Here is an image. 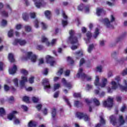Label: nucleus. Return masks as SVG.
<instances>
[{"instance_id": "obj_10", "label": "nucleus", "mask_w": 127, "mask_h": 127, "mask_svg": "<svg viewBox=\"0 0 127 127\" xmlns=\"http://www.w3.org/2000/svg\"><path fill=\"white\" fill-rule=\"evenodd\" d=\"M38 57L36 56V55L33 54V53L29 52L27 53L25 60H28V59H30L32 62L35 63L37 60Z\"/></svg>"}, {"instance_id": "obj_12", "label": "nucleus", "mask_w": 127, "mask_h": 127, "mask_svg": "<svg viewBox=\"0 0 127 127\" xmlns=\"http://www.w3.org/2000/svg\"><path fill=\"white\" fill-rule=\"evenodd\" d=\"M26 43L27 42L26 40L22 39H15L12 43L13 45H17V44H19L20 46H24L26 45Z\"/></svg>"}, {"instance_id": "obj_4", "label": "nucleus", "mask_w": 127, "mask_h": 127, "mask_svg": "<svg viewBox=\"0 0 127 127\" xmlns=\"http://www.w3.org/2000/svg\"><path fill=\"white\" fill-rule=\"evenodd\" d=\"M115 19L116 18H115V16L113 15H111L110 16V20L107 18L101 20L100 21L103 23L104 25L106 26V27H107V28H113V25H112L111 22L115 21Z\"/></svg>"}, {"instance_id": "obj_38", "label": "nucleus", "mask_w": 127, "mask_h": 127, "mask_svg": "<svg viewBox=\"0 0 127 127\" xmlns=\"http://www.w3.org/2000/svg\"><path fill=\"white\" fill-rule=\"evenodd\" d=\"M86 63V61L84 59H81L79 61V67H81V66H83L84 64Z\"/></svg>"}, {"instance_id": "obj_50", "label": "nucleus", "mask_w": 127, "mask_h": 127, "mask_svg": "<svg viewBox=\"0 0 127 127\" xmlns=\"http://www.w3.org/2000/svg\"><path fill=\"white\" fill-rule=\"evenodd\" d=\"M23 100L24 102H25V103H29V97L27 96H25L23 98Z\"/></svg>"}, {"instance_id": "obj_54", "label": "nucleus", "mask_w": 127, "mask_h": 127, "mask_svg": "<svg viewBox=\"0 0 127 127\" xmlns=\"http://www.w3.org/2000/svg\"><path fill=\"white\" fill-rule=\"evenodd\" d=\"M44 63V60L43 58H40L39 59V65H41Z\"/></svg>"}, {"instance_id": "obj_36", "label": "nucleus", "mask_w": 127, "mask_h": 127, "mask_svg": "<svg viewBox=\"0 0 127 127\" xmlns=\"http://www.w3.org/2000/svg\"><path fill=\"white\" fill-rule=\"evenodd\" d=\"M67 61L68 62L69 64H70V65H72V64H74V61H73V59H72L71 57H67Z\"/></svg>"}, {"instance_id": "obj_32", "label": "nucleus", "mask_w": 127, "mask_h": 127, "mask_svg": "<svg viewBox=\"0 0 127 127\" xmlns=\"http://www.w3.org/2000/svg\"><path fill=\"white\" fill-rule=\"evenodd\" d=\"M21 73H22V75H24L25 77H26V76L28 75V71L25 69H22L21 70Z\"/></svg>"}, {"instance_id": "obj_43", "label": "nucleus", "mask_w": 127, "mask_h": 127, "mask_svg": "<svg viewBox=\"0 0 127 127\" xmlns=\"http://www.w3.org/2000/svg\"><path fill=\"white\" fill-rule=\"evenodd\" d=\"M63 74V68H60L58 70V73H57V76H61Z\"/></svg>"}, {"instance_id": "obj_34", "label": "nucleus", "mask_w": 127, "mask_h": 127, "mask_svg": "<svg viewBox=\"0 0 127 127\" xmlns=\"http://www.w3.org/2000/svg\"><path fill=\"white\" fill-rule=\"evenodd\" d=\"M60 88V84L56 83L54 85L53 90L54 91H56V90H58Z\"/></svg>"}, {"instance_id": "obj_61", "label": "nucleus", "mask_w": 127, "mask_h": 127, "mask_svg": "<svg viewBox=\"0 0 127 127\" xmlns=\"http://www.w3.org/2000/svg\"><path fill=\"white\" fill-rule=\"evenodd\" d=\"M21 108L25 111H27V110H28V108L25 105H21Z\"/></svg>"}, {"instance_id": "obj_62", "label": "nucleus", "mask_w": 127, "mask_h": 127, "mask_svg": "<svg viewBox=\"0 0 127 127\" xmlns=\"http://www.w3.org/2000/svg\"><path fill=\"white\" fill-rule=\"evenodd\" d=\"M64 74L65 76H69V75H70V70H66L65 71H64Z\"/></svg>"}, {"instance_id": "obj_39", "label": "nucleus", "mask_w": 127, "mask_h": 127, "mask_svg": "<svg viewBox=\"0 0 127 127\" xmlns=\"http://www.w3.org/2000/svg\"><path fill=\"white\" fill-rule=\"evenodd\" d=\"M39 98L36 97H33L32 98V101L33 103H38L39 102Z\"/></svg>"}, {"instance_id": "obj_33", "label": "nucleus", "mask_w": 127, "mask_h": 127, "mask_svg": "<svg viewBox=\"0 0 127 127\" xmlns=\"http://www.w3.org/2000/svg\"><path fill=\"white\" fill-rule=\"evenodd\" d=\"M100 32H99V29L96 28L94 32V34L93 35L94 38H97L98 37V35H99Z\"/></svg>"}, {"instance_id": "obj_19", "label": "nucleus", "mask_w": 127, "mask_h": 127, "mask_svg": "<svg viewBox=\"0 0 127 127\" xmlns=\"http://www.w3.org/2000/svg\"><path fill=\"white\" fill-rule=\"evenodd\" d=\"M63 14V16L64 17V19L65 20H63L62 21V24L63 25V26H66V25H67V24H68V22L67 21V15H66V14H65V12H63L62 13Z\"/></svg>"}, {"instance_id": "obj_1", "label": "nucleus", "mask_w": 127, "mask_h": 127, "mask_svg": "<svg viewBox=\"0 0 127 127\" xmlns=\"http://www.w3.org/2000/svg\"><path fill=\"white\" fill-rule=\"evenodd\" d=\"M69 34L70 36L68 39V41L70 44H72V46L71 47V49H72V50H75V49H77L78 46H79L78 39H77V37L75 36V32L74 30H69Z\"/></svg>"}, {"instance_id": "obj_7", "label": "nucleus", "mask_w": 127, "mask_h": 127, "mask_svg": "<svg viewBox=\"0 0 127 127\" xmlns=\"http://www.w3.org/2000/svg\"><path fill=\"white\" fill-rule=\"evenodd\" d=\"M85 102L89 107V112H92V106L93 105V103H94L96 106H99L100 101L97 98H93L91 100H89V99H85Z\"/></svg>"}, {"instance_id": "obj_45", "label": "nucleus", "mask_w": 127, "mask_h": 127, "mask_svg": "<svg viewBox=\"0 0 127 127\" xmlns=\"http://www.w3.org/2000/svg\"><path fill=\"white\" fill-rule=\"evenodd\" d=\"M77 9L78 10H80V11L83 10V9H84V4H80V5H79L77 7Z\"/></svg>"}, {"instance_id": "obj_35", "label": "nucleus", "mask_w": 127, "mask_h": 127, "mask_svg": "<svg viewBox=\"0 0 127 127\" xmlns=\"http://www.w3.org/2000/svg\"><path fill=\"white\" fill-rule=\"evenodd\" d=\"M5 115V111L4 110V109L2 108H0V116L1 117H2Z\"/></svg>"}, {"instance_id": "obj_53", "label": "nucleus", "mask_w": 127, "mask_h": 127, "mask_svg": "<svg viewBox=\"0 0 127 127\" xmlns=\"http://www.w3.org/2000/svg\"><path fill=\"white\" fill-rule=\"evenodd\" d=\"M42 108V105L41 104H39L36 106V108L38 111H40V109Z\"/></svg>"}, {"instance_id": "obj_22", "label": "nucleus", "mask_w": 127, "mask_h": 127, "mask_svg": "<svg viewBox=\"0 0 127 127\" xmlns=\"http://www.w3.org/2000/svg\"><path fill=\"white\" fill-rule=\"evenodd\" d=\"M107 84H108V79L106 78H103L102 79V84H100V87L104 88L106 87Z\"/></svg>"}, {"instance_id": "obj_47", "label": "nucleus", "mask_w": 127, "mask_h": 127, "mask_svg": "<svg viewBox=\"0 0 127 127\" xmlns=\"http://www.w3.org/2000/svg\"><path fill=\"white\" fill-rule=\"evenodd\" d=\"M0 24L1 26H5L7 24V22L5 20H2Z\"/></svg>"}, {"instance_id": "obj_31", "label": "nucleus", "mask_w": 127, "mask_h": 127, "mask_svg": "<svg viewBox=\"0 0 127 127\" xmlns=\"http://www.w3.org/2000/svg\"><path fill=\"white\" fill-rule=\"evenodd\" d=\"M37 126V124L36 122L30 121L28 125V127H35Z\"/></svg>"}, {"instance_id": "obj_49", "label": "nucleus", "mask_w": 127, "mask_h": 127, "mask_svg": "<svg viewBox=\"0 0 127 127\" xmlns=\"http://www.w3.org/2000/svg\"><path fill=\"white\" fill-rule=\"evenodd\" d=\"M115 55H116V53L112 54V57L114 58L116 62H120V60H118V58L115 56Z\"/></svg>"}, {"instance_id": "obj_58", "label": "nucleus", "mask_w": 127, "mask_h": 127, "mask_svg": "<svg viewBox=\"0 0 127 127\" xmlns=\"http://www.w3.org/2000/svg\"><path fill=\"white\" fill-rule=\"evenodd\" d=\"M75 22L76 24H77V25H79L81 23V21H80V18H76L75 19Z\"/></svg>"}, {"instance_id": "obj_24", "label": "nucleus", "mask_w": 127, "mask_h": 127, "mask_svg": "<svg viewBox=\"0 0 127 127\" xmlns=\"http://www.w3.org/2000/svg\"><path fill=\"white\" fill-rule=\"evenodd\" d=\"M8 59L10 62H14V57L12 53H10L8 54Z\"/></svg>"}, {"instance_id": "obj_21", "label": "nucleus", "mask_w": 127, "mask_h": 127, "mask_svg": "<svg viewBox=\"0 0 127 127\" xmlns=\"http://www.w3.org/2000/svg\"><path fill=\"white\" fill-rule=\"evenodd\" d=\"M8 72L9 74L11 75L15 74V72H16V65H14L12 68H9Z\"/></svg>"}, {"instance_id": "obj_6", "label": "nucleus", "mask_w": 127, "mask_h": 127, "mask_svg": "<svg viewBox=\"0 0 127 127\" xmlns=\"http://www.w3.org/2000/svg\"><path fill=\"white\" fill-rule=\"evenodd\" d=\"M76 77L77 78H82L86 79V81H91L92 80V77L88 75H86L85 73H84V69L83 68L79 67L78 69V71L76 74Z\"/></svg>"}, {"instance_id": "obj_27", "label": "nucleus", "mask_w": 127, "mask_h": 127, "mask_svg": "<svg viewBox=\"0 0 127 127\" xmlns=\"http://www.w3.org/2000/svg\"><path fill=\"white\" fill-rule=\"evenodd\" d=\"M83 54H84L83 51H79L75 53V56L76 58H80L81 56H83Z\"/></svg>"}, {"instance_id": "obj_11", "label": "nucleus", "mask_w": 127, "mask_h": 127, "mask_svg": "<svg viewBox=\"0 0 127 127\" xmlns=\"http://www.w3.org/2000/svg\"><path fill=\"white\" fill-rule=\"evenodd\" d=\"M114 98L111 96L108 97L107 100L103 102V106L106 108H112L113 107Z\"/></svg>"}, {"instance_id": "obj_29", "label": "nucleus", "mask_w": 127, "mask_h": 127, "mask_svg": "<svg viewBox=\"0 0 127 127\" xmlns=\"http://www.w3.org/2000/svg\"><path fill=\"white\" fill-rule=\"evenodd\" d=\"M95 47V46L94 45V44H90L88 48L87 49V51L88 52V53H91V52H92V51L93 50V49H94Z\"/></svg>"}, {"instance_id": "obj_20", "label": "nucleus", "mask_w": 127, "mask_h": 127, "mask_svg": "<svg viewBox=\"0 0 127 127\" xmlns=\"http://www.w3.org/2000/svg\"><path fill=\"white\" fill-rule=\"evenodd\" d=\"M62 82L64 84V86H65V87H66L69 89H70V88H72V85L71 84V83L67 82L66 80H65V78H63L62 80Z\"/></svg>"}, {"instance_id": "obj_8", "label": "nucleus", "mask_w": 127, "mask_h": 127, "mask_svg": "<svg viewBox=\"0 0 127 127\" xmlns=\"http://www.w3.org/2000/svg\"><path fill=\"white\" fill-rule=\"evenodd\" d=\"M16 114H17V112L14 111L8 115L7 118L10 121L14 119V124L15 125H19V124H20V120L17 118H15V117L14 116Z\"/></svg>"}, {"instance_id": "obj_59", "label": "nucleus", "mask_w": 127, "mask_h": 127, "mask_svg": "<svg viewBox=\"0 0 127 127\" xmlns=\"http://www.w3.org/2000/svg\"><path fill=\"white\" fill-rule=\"evenodd\" d=\"M100 123L102 124V125L105 124V121L103 117H100Z\"/></svg>"}, {"instance_id": "obj_13", "label": "nucleus", "mask_w": 127, "mask_h": 127, "mask_svg": "<svg viewBox=\"0 0 127 127\" xmlns=\"http://www.w3.org/2000/svg\"><path fill=\"white\" fill-rule=\"evenodd\" d=\"M33 1L35 3V5L38 8L40 7H44L46 6V2L43 1L41 0H33Z\"/></svg>"}, {"instance_id": "obj_5", "label": "nucleus", "mask_w": 127, "mask_h": 127, "mask_svg": "<svg viewBox=\"0 0 127 127\" xmlns=\"http://www.w3.org/2000/svg\"><path fill=\"white\" fill-rule=\"evenodd\" d=\"M110 123L113 126H116L117 124L120 125H124V124H125V120H124V117L122 115H120L119 116V119L118 122H116V118L114 116H110Z\"/></svg>"}, {"instance_id": "obj_46", "label": "nucleus", "mask_w": 127, "mask_h": 127, "mask_svg": "<svg viewBox=\"0 0 127 127\" xmlns=\"http://www.w3.org/2000/svg\"><path fill=\"white\" fill-rule=\"evenodd\" d=\"M25 30L27 32H29V31H30V30H31V27H30V26L26 25L25 26Z\"/></svg>"}, {"instance_id": "obj_42", "label": "nucleus", "mask_w": 127, "mask_h": 127, "mask_svg": "<svg viewBox=\"0 0 127 127\" xmlns=\"http://www.w3.org/2000/svg\"><path fill=\"white\" fill-rule=\"evenodd\" d=\"M15 28L17 30H19V29H21L22 28V25L21 24H17L15 26Z\"/></svg>"}, {"instance_id": "obj_25", "label": "nucleus", "mask_w": 127, "mask_h": 127, "mask_svg": "<svg viewBox=\"0 0 127 127\" xmlns=\"http://www.w3.org/2000/svg\"><path fill=\"white\" fill-rule=\"evenodd\" d=\"M96 72H99L102 73L103 72V65H98L95 69Z\"/></svg>"}, {"instance_id": "obj_15", "label": "nucleus", "mask_w": 127, "mask_h": 127, "mask_svg": "<svg viewBox=\"0 0 127 127\" xmlns=\"http://www.w3.org/2000/svg\"><path fill=\"white\" fill-rule=\"evenodd\" d=\"M76 117L79 119H83L85 122L90 121V118L86 114L78 112L76 114Z\"/></svg>"}, {"instance_id": "obj_57", "label": "nucleus", "mask_w": 127, "mask_h": 127, "mask_svg": "<svg viewBox=\"0 0 127 127\" xmlns=\"http://www.w3.org/2000/svg\"><path fill=\"white\" fill-rule=\"evenodd\" d=\"M73 97H74V98H80V97H81V94H80V93H74L73 94Z\"/></svg>"}, {"instance_id": "obj_3", "label": "nucleus", "mask_w": 127, "mask_h": 127, "mask_svg": "<svg viewBox=\"0 0 127 127\" xmlns=\"http://www.w3.org/2000/svg\"><path fill=\"white\" fill-rule=\"evenodd\" d=\"M41 41L43 43H45L46 45L47 46H54V45H56V44H57L58 39H53L51 42H49L48 39L46 38L45 36H42L41 39Z\"/></svg>"}, {"instance_id": "obj_56", "label": "nucleus", "mask_w": 127, "mask_h": 127, "mask_svg": "<svg viewBox=\"0 0 127 127\" xmlns=\"http://www.w3.org/2000/svg\"><path fill=\"white\" fill-rule=\"evenodd\" d=\"M113 71H109L108 73V78H111V77H113Z\"/></svg>"}, {"instance_id": "obj_51", "label": "nucleus", "mask_w": 127, "mask_h": 127, "mask_svg": "<svg viewBox=\"0 0 127 127\" xmlns=\"http://www.w3.org/2000/svg\"><path fill=\"white\" fill-rule=\"evenodd\" d=\"M29 16H30L31 18H35L36 15L35 14V12H31L29 13Z\"/></svg>"}, {"instance_id": "obj_52", "label": "nucleus", "mask_w": 127, "mask_h": 127, "mask_svg": "<svg viewBox=\"0 0 127 127\" xmlns=\"http://www.w3.org/2000/svg\"><path fill=\"white\" fill-rule=\"evenodd\" d=\"M4 90L6 92H7V91H9V86L6 84L4 85Z\"/></svg>"}, {"instance_id": "obj_41", "label": "nucleus", "mask_w": 127, "mask_h": 127, "mask_svg": "<svg viewBox=\"0 0 127 127\" xmlns=\"http://www.w3.org/2000/svg\"><path fill=\"white\" fill-rule=\"evenodd\" d=\"M28 82L30 84H33V83H34V76H31L28 79Z\"/></svg>"}, {"instance_id": "obj_64", "label": "nucleus", "mask_w": 127, "mask_h": 127, "mask_svg": "<svg viewBox=\"0 0 127 127\" xmlns=\"http://www.w3.org/2000/svg\"><path fill=\"white\" fill-rule=\"evenodd\" d=\"M122 74L123 75V76H125V75H127V68L124 69Z\"/></svg>"}, {"instance_id": "obj_26", "label": "nucleus", "mask_w": 127, "mask_h": 127, "mask_svg": "<svg viewBox=\"0 0 127 127\" xmlns=\"http://www.w3.org/2000/svg\"><path fill=\"white\" fill-rule=\"evenodd\" d=\"M22 18L25 21H27V20H28V14L26 12L23 13Z\"/></svg>"}, {"instance_id": "obj_17", "label": "nucleus", "mask_w": 127, "mask_h": 127, "mask_svg": "<svg viewBox=\"0 0 127 127\" xmlns=\"http://www.w3.org/2000/svg\"><path fill=\"white\" fill-rule=\"evenodd\" d=\"M91 37H92V33H91V32H87L86 33V36L84 38V40L86 44L90 43Z\"/></svg>"}, {"instance_id": "obj_55", "label": "nucleus", "mask_w": 127, "mask_h": 127, "mask_svg": "<svg viewBox=\"0 0 127 127\" xmlns=\"http://www.w3.org/2000/svg\"><path fill=\"white\" fill-rule=\"evenodd\" d=\"M64 100L65 102L69 106V107H71V104H70V102H69V100L67 99V97H64Z\"/></svg>"}, {"instance_id": "obj_30", "label": "nucleus", "mask_w": 127, "mask_h": 127, "mask_svg": "<svg viewBox=\"0 0 127 127\" xmlns=\"http://www.w3.org/2000/svg\"><path fill=\"white\" fill-rule=\"evenodd\" d=\"M90 6L89 5H87L84 6V10L85 13H89V12H90Z\"/></svg>"}, {"instance_id": "obj_16", "label": "nucleus", "mask_w": 127, "mask_h": 127, "mask_svg": "<svg viewBox=\"0 0 127 127\" xmlns=\"http://www.w3.org/2000/svg\"><path fill=\"white\" fill-rule=\"evenodd\" d=\"M42 83L43 85H44L45 90H47L51 89V86L50 85V84H49V79L45 78L43 79Z\"/></svg>"}, {"instance_id": "obj_2", "label": "nucleus", "mask_w": 127, "mask_h": 127, "mask_svg": "<svg viewBox=\"0 0 127 127\" xmlns=\"http://www.w3.org/2000/svg\"><path fill=\"white\" fill-rule=\"evenodd\" d=\"M28 82V79L26 76H21V80L19 81V84L18 85V79L17 78H14L12 80V82L15 87H19V89H23L25 87V83Z\"/></svg>"}, {"instance_id": "obj_44", "label": "nucleus", "mask_w": 127, "mask_h": 127, "mask_svg": "<svg viewBox=\"0 0 127 127\" xmlns=\"http://www.w3.org/2000/svg\"><path fill=\"white\" fill-rule=\"evenodd\" d=\"M41 27L42 28V29H47V28L48 27V26H47V25H46V24L42 22L41 23Z\"/></svg>"}, {"instance_id": "obj_40", "label": "nucleus", "mask_w": 127, "mask_h": 127, "mask_svg": "<svg viewBox=\"0 0 127 127\" xmlns=\"http://www.w3.org/2000/svg\"><path fill=\"white\" fill-rule=\"evenodd\" d=\"M52 117L53 119L56 117V109L53 108L52 111Z\"/></svg>"}, {"instance_id": "obj_63", "label": "nucleus", "mask_w": 127, "mask_h": 127, "mask_svg": "<svg viewBox=\"0 0 127 127\" xmlns=\"http://www.w3.org/2000/svg\"><path fill=\"white\" fill-rule=\"evenodd\" d=\"M92 88H93V86H92V85H90L89 84H87L86 85V90H91V89H92Z\"/></svg>"}, {"instance_id": "obj_9", "label": "nucleus", "mask_w": 127, "mask_h": 127, "mask_svg": "<svg viewBox=\"0 0 127 127\" xmlns=\"http://www.w3.org/2000/svg\"><path fill=\"white\" fill-rule=\"evenodd\" d=\"M5 10L0 11V14L2 16H7L8 13L11 12L12 9H11V6L8 4H6L5 5Z\"/></svg>"}, {"instance_id": "obj_48", "label": "nucleus", "mask_w": 127, "mask_h": 127, "mask_svg": "<svg viewBox=\"0 0 127 127\" xmlns=\"http://www.w3.org/2000/svg\"><path fill=\"white\" fill-rule=\"evenodd\" d=\"M13 35V30L11 29L8 32V37H11Z\"/></svg>"}, {"instance_id": "obj_37", "label": "nucleus", "mask_w": 127, "mask_h": 127, "mask_svg": "<svg viewBox=\"0 0 127 127\" xmlns=\"http://www.w3.org/2000/svg\"><path fill=\"white\" fill-rule=\"evenodd\" d=\"M34 26L36 28L39 27V20L36 19L34 21Z\"/></svg>"}, {"instance_id": "obj_28", "label": "nucleus", "mask_w": 127, "mask_h": 127, "mask_svg": "<svg viewBox=\"0 0 127 127\" xmlns=\"http://www.w3.org/2000/svg\"><path fill=\"white\" fill-rule=\"evenodd\" d=\"M51 11L49 10H46L45 11V15L47 18H50L51 17Z\"/></svg>"}, {"instance_id": "obj_14", "label": "nucleus", "mask_w": 127, "mask_h": 127, "mask_svg": "<svg viewBox=\"0 0 127 127\" xmlns=\"http://www.w3.org/2000/svg\"><path fill=\"white\" fill-rule=\"evenodd\" d=\"M46 60L47 63L49 64L50 66H54L56 64V62L54 60V58L48 55L46 57Z\"/></svg>"}, {"instance_id": "obj_60", "label": "nucleus", "mask_w": 127, "mask_h": 127, "mask_svg": "<svg viewBox=\"0 0 127 127\" xmlns=\"http://www.w3.org/2000/svg\"><path fill=\"white\" fill-rule=\"evenodd\" d=\"M81 105V103L79 101L74 102V106L75 107H79Z\"/></svg>"}, {"instance_id": "obj_23", "label": "nucleus", "mask_w": 127, "mask_h": 127, "mask_svg": "<svg viewBox=\"0 0 127 127\" xmlns=\"http://www.w3.org/2000/svg\"><path fill=\"white\" fill-rule=\"evenodd\" d=\"M104 12V11L103 8H97L96 13L98 16H100V15H101V14H102Z\"/></svg>"}, {"instance_id": "obj_18", "label": "nucleus", "mask_w": 127, "mask_h": 127, "mask_svg": "<svg viewBox=\"0 0 127 127\" xmlns=\"http://www.w3.org/2000/svg\"><path fill=\"white\" fill-rule=\"evenodd\" d=\"M94 85L97 88L101 87V84L100 83V77L98 75L95 76V79L94 82Z\"/></svg>"}]
</instances>
